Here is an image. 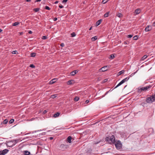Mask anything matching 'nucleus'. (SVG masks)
<instances>
[{
  "instance_id": "f257e3e1",
  "label": "nucleus",
  "mask_w": 155,
  "mask_h": 155,
  "mask_svg": "<svg viewBox=\"0 0 155 155\" xmlns=\"http://www.w3.org/2000/svg\"><path fill=\"white\" fill-rule=\"evenodd\" d=\"M105 140L110 143H115L116 140L115 137L112 134H109L105 138Z\"/></svg>"
},
{
  "instance_id": "f03ea898",
  "label": "nucleus",
  "mask_w": 155,
  "mask_h": 155,
  "mask_svg": "<svg viewBox=\"0 0 155 155\" xmlns=\"http://www.w3.org/2000/svg\"><path fill=\"white\" fill-rule=\"evenodd\" d=\"M151 85H149L146 86V87H139L136 89L137 92L139 93H140L142 91H146L148 90V89L151 87Z\"/></svg>"
},
{
  "instance_id": "7ed1b4c3",
  "label": "nucleus",
  "mask_w": 155,
  "mask_h": 155,
  "mask_svg": "<svg viewBox=\"0 0 155 155\" xmlns=\"http://www.w3.org/2000/svg\"><path fill=\"white\" fill-rule=\"evenodd\" d=\"M114 144H115L116 148L118 150L120 149L122 147V144L121 142L119 140L116 141L115 143Z\"/></svg>"
},
{
  "instance_id": "20e7f679",
  "label": "nucleus",
  "mask_w": 155,
  "mask_h": 155,
  "mask_svg": "<svg viewBox=\"0 0 155 155\" xmlns=\"http://www.w3.org/2000/svg\"><path fill=\"white\" fill-rule=\"evenodd\" d=\"M68 147L69 145H65L63 144H61L59 147L60 148L63 150H65Z\"/></svg>"
},
{
  "instance_id": "39448f33",
  "label": "nucleus",
  "mask_w": 155,
  "mask_h": 155,
  "mask_svg": "<svg viewBox=\"0 0 155 155\" xmlns=\"http://www.w3.org/2000/svg\"><path fill=\"white\" fill-rule=\"evenodd\" d=\"M108 69V68L107 66L102 67L99 69L100 72H104L107 71Z\"/></svg>"
},
{
  "instance_id": "423d86ee",
  "label": "nucleus",
  "mask_w": 155,
  "mask_h": 155,
  "mask_svg": "<svg viewBox=\"0 0 155 155\" xmlns=\"http://www.w3.org/2000/svg\"><path fill=\"white\" fill-rule=\"evenodd\" d=\"M9 151L8 149H5L3 150L0 151V155H5Z\"/></svg>"
},
{
  "instance_id": "0eeeda50",
  "label": "nucleus",
  "mask_w": 155,
  "mask_h": 155,
  "mask_svg": "<svg viewBox=\"0 0 155 155\" xmlns=\"http://www.w3.org/2000/svg\"><path fill=\"white\" fill-rule=\"evenodd\" d=\"M146 101L149 103H152L153 102L151 96L148 97L146 98Z\"/></svg>"
},
{
  "instance_id": "6e6552de",
  "label": "nucleus",
  "mask_w": 155,
  "mask_h": 155,
  "mask_svg": "<svg viewBox=\"0 0 155 155\" xmlns=\"http://www.w3.org/2000/svg\"><path fill=\"white\" fill-rule=\"evenodd\" d=\"M72 139V137L70 136L68 137L67 139L66 140V141L67 143H71V140Z\"/></svg>"
},
{
  "instance_id": "1a4fd4ad",
  "label": "nucleus",
  "mask_w": 155,
  "mask_h": 155,
  "mask_svg": "<svg viewBox=\"0 0 155 155\" xmlns=\"http://www.w3.org/2000/svg\"><path fill=\"white\" fill-rule=\"evenodd\" d=\"M152 29L151 26L148 25L145 28V31H150Z\"/></svg>"
},
{
  "instance_id": "9d476101",
  "label": "nucleus",
  "mask_w": 155,
  "mask_h": 155,
  "mask_svg": "<svg viewBox=\"0 0 155 155\" xmlns=\"http://www.w3.org/2000/svg\"><path fill=\"white\" fill-rule=\"evenodd\" d=\"M57 81L56 78H54L51 80L49 82V84H52L55 82Z\"/></svg>"
},
{
  "instance_id": "9b49d317",
  "label": "nucleus",
  "mask_w": 155,
  "mask_h": 155,
  "mask_svg": "<svg viewBox=\"0 0 155 155\" xmlns=\"http://www.w3.org/2000/svg\"><path fill=\"white\" fill-rule=\"evenodd\" d=\"M78 72V71L77 70H74L70 73L71 75L72 76H74L75 74Z\"/></svg>"
},
{
  "instance_id": "f8f14e48",
  "label": "nucleus",
  "mask_w": 155,
  "mask_h": 155,
  "mask_svg": "<svg viewBox=\"0 0 155 155\" xmlns=\"http://www.w3.org/2000/svg\"><path fill=\"white\" fill-rule=\"evenodd\" d=\"M19 140L18 139H16V140H13L12 142L13 143V144H12V146L14 145L16 143H18L19 142Z\"/></svg>"
},
{
  "instance_id": "ddd939ff",
  "label": "nucleus",
  "mask_w": 155,
  "mask_h": 155,
  "mask_svg": "<svg viewBox=\"0 0 155 155\" xmlns=\"http://www.w3.org/2000/svg\"><path fill=\"white\" fill-rule=\"evenodd\" d=\"M102 21V19H100L99 20H98V21H97L96 23V26H98V25H100V24H101V22Z\"/></svg>"
},
{
  "instance_id": "4468645a",
  "label": "nucleus",
  "mask_w": 155,
  "mask_h": 155,
  "mask_svg": "<svg viewBox=\"0 0 155 155\" xmlns=\"http://www.w3.org/2000/svg\"><path fill=\"white\" fill-rule=\"evenodd\" d=\"M124 70H122L120 71H119V72H118V73H117V76H119V75H120L122 74H123L124 73Z\"/></svg>"
},
{
  "instance_id": "2eb2a0df",
  "label": "nucleus",
  "mask_w": 155,
  "mask_h": 155,
  "mask_svg": "<svg viewBox=\"0 0 155 155\" xmlns=\"http://www.w3.org/2000/svg\"><path fill=\"white\" fill-rule=\"evenodd\" d=\"M24 154L25 155H30V152L27 150H25L24 151Z\"/></svg>"
},
{
  "instance_id": "dca6fc26",
  "label": "nucleus",
  "mask_w": 155,
  "mask_h": 155,
  "mask_svg": "<svg viewBox=\"0 0 155 155\" xmlns=\"http://www.w3.org/2000/svg\"><path fill=\"white\" fill-rule=\"evenodd\" d=\"M135 12L136 13V14L138 15L140 13V10L139 9H137L135 10Z\"/></svg>"
},
{
  "instance_id": "f3484780",
  "label": "nucleus",
  "mask_w": 155,
  "mask_h": 155,
  "mask_svg": "<svg viewBox=\"0 0 155 155\" xmlns=\"http://www.w3.org/2000/svg\"><path fill=\"white\" fill-rule=\"evenodd\" d=\"M74 81V80H69L67 82V84L68 85H71L72 84V82Z\"/></svg>"
},
{
  "instance_id": "a211bd4d",
  "label": "nucleus",
  "mask_w": 155,
  "mask_h": 155,
  "mask_svg": "<svg viewBox=\"0 0 155 155\" xmlns=\"http://www.w3.org/2000/svg\"><path fill=\"white\" fill-rule=\"evenodd\" d=\"M129 79V77H127V78H125L124 79H123L121 81H122V82L124 83L125 81H127Z\"/></svg>"
},
{
  "instance_id": "6ab92c4d",
  "label": "nucleus",
  "mask_w": 155,
  "mask_h": 155,
  "mask_svg": "<svg viewBox=\"0 0 155 155\" xmlns=\"http://www.w3.org/2000/svg\"><path fill=\"white\" fill-rule=\"evenodd\" d=\"M60 114V113H59L58 112H57L56 113H55V114H54V117H58L59 115Z\"/></svg>"
},
{
  "instance_id": "aec40b11",
  "label": "nucleus",
  "mask_w": 155,
  "mask_h": 155,
  "mask_svg": "<svg viewBox=\"0 0 155 155\" xmlns=\"http://www.w3.org/2000/svg\"><path fill=\"white\" fill-rule=\"evenodd\" d=\"M36 53L35 52L31 53L30 54V56L32 57H34L35 56Z\"/></svg>"
},
{
  "instance_id": "412c9836",
  "label": "nucleus",
  "mask_w": 155,
  "mask_h": 155,
  "mask_svg": "<svg viewBox=\"0 0 155 155\" xmlns=\"http://www.w3.org/2000/svg\"><path fill=\"white\" fill-rule=\"evenodd\" d=\"M97 39V36H94V37H92L91 38V40L92 41H95Z\"/></svg>"
},
{
  "instance_id": "4be33fe9",
  "label": "nucleus",
  "mask_w": 155,
  "mask_h": 155,
  "mask_svg": "<svg viewBox=\"0 0 155 155\" xmlns=\"http://www.w3.org/2000/svg\"><path fill=\"white\" fill-rule=\"evenodd\" d=\"M123 84V82H122V81H121L114 88H117V87H119V86H120L121 84Z\"/></svg>"
},
{
  "instance_id": "5701e85b",
  "label": "nucleus",
  "mask_w": 155,
  "mask_h": 155,
  "mask_svg": "<svg viewBox=\"0 0 155 155\" xmlns=\"http://www.w3.org/2000/svg\"><path fill=\"white\" fill-rule=\"evenodd\" d=\"M123 84V82H122V81H121L114 88H117V87H119V86H120L121 84Z\"/></svg>"
},
{
  "instance_id": "b1692460",
  "label": "nucleus",
  "mask_w": 155,
  "mask_h": 155,
  "mask_svg": "<svg viewBox=\"0 0 155 155\" xmlns=\"http://www.w3.org/2000/svg\"><path fill=\"white\" fill-rule=\"evenodd\" d=\"M123 84V82H122V81H121L114 88H117V87H119V86H120L121 84Z\"/></svg>"
},
{
  "instance_id": "393cba45",
  "label": "nucleus",
  "mask_w": 155,
  "mask_h": 155,
  "mask_svg": "<svg viewBox=\"0 0 155 155\" xmlns=\"http://www.w3.org/2000/svg\"><path fill=\"white\" fill-rule=\"evenodd\" d=\"M147 57V55H144L141 58L140 60L141 61H143Z\"/></svg>"
},
{
  "instance_id": "a878e982",
  "label": "nucleus",
  "mask_w": 155,
  "mask_h": 155,
  "mask_svg": "<svg viewBox=\"0 0 155 155\" xmlns=\"http://www.w3.org/2000/svg\"><path fill=\"white\" fill-rule=\"evenodd\" d=\"M115 56L114 55V54H111L110 55V57L109 58L110 59H114L115 58Z\"/></svg>"
},
{
  "instance_id": "bb28decb",
  "label": "nucleus",
  "mask_w": 155,
  "mask_h": 155,
  "mask_svg": "<svg viewBox=\"0 0 155 155\" xmlns=\"http://www.w3.org/2000/svg\"><path fill=\"white\" fill-rule=\"evenodd\" d=\"M40 8H34L33 9V11L35 12H37L39 11Z\"/></svg>"
},
{
  "instance_id": "cd10ccee",
  "label": "nucleus",
  "mask_w": 155,
  "mask_h": 155,
  "mask_svg": "<svg viewBox=\"0 0 155 155\" xmlns=\"http://www.w3.org/2000/svg\"><path fill=\"white\" fill-rule=\"evenodd\" d=\"M138 71V70L137 71H135V72L132 73L128 77H129L130 78V77H131L132 76H133L135 74H136L137 72V71Z\"/></svg>"
},
{
  "instance_id": "c85d7f7f",
  "label": "nucleus",
  "mask_w": 155,
  "mask_h": 155,
  "mask_svg": "<svg viewBox=\"0 0 155 155\" xmlns=\"http://www.w3.org/2000/svg\"><path fill=\"white\" fill-rule=\"evenodd\" d=\"M8 120L7 119H6L3 121L2 123L5 124H6L8 123Z\"/></svg>"
},
{
  "instance_id": "c756f323",
  "label": "nucleus",
  "mask_w": 155,
  "mask_h": 155,
  "mask_svg": "<svg viewBox=\"0 0 155 155\" xmlns=\"http://www.w3.org/2000/svg\"><path fill=\"white\" fill-rule=\"evenodd\" d=\"M19 24L20 23L19 22H15L12 24V26H16Z\"/></svg>"
},
{
  "instance_id": "7c9ffc66",
  "label": "nucleus",
  "mask_w": 155,
  "mask_h": 155,
  "mask_svg": "<svg viewBox=\"0 0 155 155\" xmlns=\"http://www.w3.org/2000/svg\"><path fill=\"white\" fill-rule=\"evenodd\" d=\"M138 36L137 35H136L134 36L133 37V40H137L138 39Z\"/></svg>"
},
{
  "instance_id": "2f4dec72",
  "label": "nucleus",
  "mask_w": 155,
  "mask_h": 155,
  "mask_svg": "<svg viewBox=\"0 0 155 155\" xmlns=\"http://www.w3.org/2000/svg\"><path fill=\"white\" fill-rule=\"evenodd\" d=\"M79 98L78 97H75L74 99V100L75 101H77L79 100Z\"/></svg>"
},
{
  "instance_id": "473e14b6",
  "label": "nucleus",
  "mask_w": 155,
  "mask_h": 155,
  "mask_svg": "<svg viewBox=\"0 0 155 155\" xmlns=\"http://www.w3.org/2000/svg\"><path fill=\"white\" fill-rule=\"evenodd\" d=\"M109 1V0H103L102 3L103 4H104L106 3L107 2Z\"/></svg>"
},
{
  "instance_id": "72a5a7b5",
  "label": "nucleus",
  "mask_w": 155,
  "mask_h": 155,
  "mask_svg": "<svg viewBox=\"0 0 155 155\" xmlns=\"http://www.w3.org/2000/svg\"><path fill=\"white\" fill-rule=\"evenodd\" d=\"M117 16L119 17V18H120L122 16V14L120 13H118L117 15Z\"/></svg>"
},
{
  "instance_id": "f704fd0d",
  "label": "nucleus",
  "mask_w": 155,
  "mask_h": 155,
  "mask_svg": "<svg viewBox=\"0 0 155 155\" xmlns=\"http://www.w3.org/2000/svg\"><path fill=\"white\" fill-rule=\"evenodd\" d=\"M76 35L75 33L74 32H72L71 34V37H72L75 36Z\"/></svg>"
},
{
  "instance_id": "c9c22d12",
  "label": "nucleus",
  "mask_w": 155,
  "mask_h": 155,
  "mask_svg": "<svg viewBox=\"0 0 155 155\" xmlns=\"http://www.w3.org/2000/svg\"><path fill=\"white\" fill-rule=\"evenodd\" d=\"M14 121V119H12L9 121V123L10 124H12L13 123Z\"/></svg>"
},
{
  "instance_id": "e433bc0d",
  "label": "nucleus",
  "mask_w": 155,
  "mask_h": 155,
  "mask_svg": "<svg viewBox=\"0 0 155 155\" xmlns=\"http://www.w3.org/2000/svg\"><path fill=\"white\" fill-rule=\"evenodd\" d=\"M109 15V12H107L104 15V17L105 18L107 17Z\"/></svg>"
},
{
  "instance_id": "4c0bfd02",
  "label": "nucleus",
  "mask_w": 155,
  "mask_h": 155,
  "mask_svg": "<svg viewBox=\"0 0 155 155\" xmlns=\"http://www.w3.org/2000/svg\"><path fill=\"white\" fill-rule=\"evenodd\" d=\"M112 91V90H111V89H110L109 91H107V92L105 93V94H104V95H103V96H102V97H104V96H105V95H107V94L109 93V91Z\"/></svg>"
},
{
  "instance_id": "58836bf2",
  "label": "nucleus",
  "mask_w": 155,
  "mask_h": 155,
  "mask_svg": "<svg viewBox=\"0 0 155 155\" xmlns=\"http://www.w3.org/2000/svg\"><path fill=\"white\" fill-rule=\"evenodd\" d=\"M48 38L47 36H43L42 37L41 39H42L45 40Z\"/></svg>"
},
{
  "instance_id": "ea45409f",
  "label": "nucleus",
  "mask_w": 155,
  "mask_h": 155,
  "mask_svg": "<svg viewBox=\"0 0 155 155\" xmlns=\"http://www.w3.org/2000/svg\"><path fill=\"white\" fill-rule=\"evenodd\" d=\"M57 97L56 94H53L51 96V98H54Z\"/></svg>"
},
{
  "instance_id": "a19ab883",
  "label": "nucleus",
  "mask_w": 155,
  "mask_h": 155,
  "mask_svg": "<svg viewBox=\"0 0 155 155\" xmlns=\"http://www.w3.org/2000/svg\"><path fill=\"white\" fill-rule=\"evenodd\" d=\"M45 9L48 10H50L51 9L49 7L47 6H46L45 7Z\"/></svg>"
},
{
  "instance_id": "79ce46f5",
  "label": "nucleus",
  "mask_w": 155,
  "mask_h": 155,
  "mask_svg": "<svg viewBox=\"0 0 155 155\" xmlns=\"http://www.w3.org/2000/svg\"><path fill=\"white\" fill-rule=\"evenodd\" d=\"M12 54H17L18 53H17V51L15 50V51H12Z\"/></svg>"
},
{
  "instance_id": "37998d69",
  "label": "nucleus",
  "mask_w": 155,
  "mask_h": 155,
  "mask_svg": "<svg viewBox=\"0 0 155 155\" xmlns=\"http://www.w3.org/2000/svg\"><path fill=\"white\" fill-rule=\"evenodd\" d=\"M30 67L32 68H35V66L34 64H31L29 66Z\"/></svg>"
},
{
  "instance_id": "c03bdc74",
  "label": "nucleus",
  "mask_w": 155,
  "mask_h": 155,
  "mask_svg": "<svg viewBox=\"0 0 155 155\" xmlns=\"http://www.w3.org/2000/svg\"><path fill=\"white\" fill-rule=\"evenodd\" d=\"M133 36V35H129L127 36V37L128 38H132Z\"/></svg>"
},
{
  "instance_id": "a18cd8bd",
  "label": "nucleus",
  "mask_w": 155,
  "mask_h": 155,
  "mask_svg": "<svg viewBox=\"0 0 155 155\" xmlns=\"http://www.w3.org/2000/svg\"><path fill=\"white\" fill-rule=\"evenodd\" d=\"M107 79H104L103 81V82L104 83H105V82H107Z\"/></svg>"
},
{
  "instance_id": "49530a36",
  "label": "nucleus",
  "mask_w": 155,
  "mask_h": 155,
  "mask_svg": "<svg viewBox=\"0 0 155 155\" xmlns=\"http://www.w3.org/2000/svg\"><path fill=\"white\" fill-rule=\"evenodd\" d=\"M59 8H64V6L62 5H60L59 6Z\"/></svg>"
},
{
  "instance_id": "de8ad7c7",
  "label": "nucleus",
  "mask_w": 155,
  "mask_h": 155,
  "mask_svg": "<svg viewBox=\"0 0 155 155\" xmlns=\"http://www.w3.org/2000/svg\"><path fill=\"white\" fill-rule=\"evenodd\" d=\"M89 100H87L86 101H85V104H87L89 102Z\"/></svg>"
},
{
  "instance_id": "09e8293b",
  "label": "nucleus",
  "mask_w": 155,
  "mask_h": 155,
  "mask_svg": "<svg viewBox=\"0 0 155 155\" xmlns=\"http://www.w3.org/2000/svg\"><path fill=\"white\" fill-rule=\"evenodd\" d=\"M53 20L54 21H56L57 20V18H54L53 19Z\"/></svg>"
},
{
  "instance_id": "8fccbe9b",
  "label": "nucleus",
  "mask_w": 155,
  "mask_h": 155,
  "mask_svg": "<svg viewBox=\"0 0 155 155\" xmlns=\"http://www.w3.org/2000/svg\"><path fill=\"white\" fill-rule=\"evenodd\" d=\"M60 46H61V47H63L64 46V45L63 43H62L60 45Z\"/></svg>"
},
{
  "instance_id": "3c124183",
  "label": "nucleus",
  "mask_w": 155,
  "mask_h": 155,
  "mask_svg": "<svg viewBox=\"0 0 155 155\" xmlns=\"http://www.w3.org/2000/svg\"><path fill=\"white\" fill-rule=\"evenodd\" d=\"M68 0H63L62 1V3L66 2L68 1Z\"/></svg>"
},
{
  "instance_id": "603ef678",
  "label": "nucleus",
  "mask_w": 155,
  "mask_h": 155,
  "mask_svg": "<svg viewBox=\"0 0 155 155\" xmlns=\"http://www.w3.org/2000/svg\"><path fill=\"white\" fill-rule=\"evenodd\" d=\"M28 33L30 34H32V32L31 31H28Z\"/></svg>"
},
{
  "instance_id": "864d4df0",
  "label": "nucleus",
  "mask_w": 155,
  "mask_h": 155,
  "mask_svg": "<svg viewBox=\"0 0 155 155\" xmlns=\"http://www.w3.org/2000/svg\"><path fill=\"white\" fill-rule=\"evenodd\" d=\"M20 34V35H22L23 34V32H19Z\"/></svg>"
},
{
  "instance_id": "5fc2aeb1",
  "label": "nucleus",
  "mask_w": 155,
  "mask_h": 155,
  "mask_svg": "<svg viewBox=\"0 0 155 155\" xmlns=\"http://www.w3.org/2000/svg\"><path fill=\"white\" fill-rule=\"evenodd\" d=\"M51 140H52L53 139V137H50L49 138Z\"/></svg>"
},
{
  "instance_id": "6e6d98bb",
  "label": "nucleus",
  "mask_w": 155,
  "mask_h": 155,
  "mask_svg": "<svg viewBox=\"0 0 155 155\" xmlns=\"http://www.w3.org/2000/svg\"><path fill=\"white\" fill-rule=\"evenodd\" d=\"M41 0H36L35 1V2H40L41 1Z\"/></svg>"
},
{
  "instance_id": "4d7b16f0",
  "label": "nucleus",
  "mask_w": 155,
  "mask_h": 155,
  "mask_svg": "<svg viewBox=\"0 0 155 155\" xmlns=\"http://www.w3.org/2000/svg\"><path fill=\"white\" fill-rule=\"evenodd\" d=\"M47 111L46 110H45L43 111V113L44 114H45L47 113Z\"/></svg>"
},
{
  "instance_id": "13d9d810",
  "label": "nucleus",
  "mask_w": 155,
  "mask_h": 155,
  "mask_svg": "<svg viewBox=\"0 0 155 155\" xmlns=\"http://www.w3.org/2000/svg\"><path fill=\"white\" fill-rule=\"evenodd\" d=\"M153 26H155V21L153 23Z\"/></svg>"
},
{
  "instance_id": "bf43d9fd",
  "label": "nucleus",
  "mask_w": 155,
  "mask_h": 155,
  "mask_svg": "<svg viewBox=\"0 0 155 155\" xmlns=\"http://www.w3.org/2000/svg\"><path fill=\"white\" fill-rule=\"evenodd\" d=\"M58 1H56V2H54V3L55 4H56L58 3Z\"/></svg>"
},
{
  "instance_id": "052dcab7",
  "label": "nucleus",
  "mask_w": 155,
  "mask_h": 155,
  "mask_svg": "<svg viewBox=\"0 0 155 155\" xmlns=\"http://www.w3.org/2000/svg\"><path fill=\"white\" fill-rule=\"evenodd\" d=\"M25 1L27 2H29L31 1V0H25Z\"/></svg>"
},
{
  "instance_id": "680f3d73",
  "label": "nucleus",
  "mask_w": 155,
  "mask_h": 155,
  "mask_svg": "<svg viewBox=\"0 0 155 155\" xmlns=\"http://www.w3.org/2000/svg\"><path fill=\"white\" fill-rule=\"evenodd\" d=\"M92 26L89 29V30H91L92 29Z\"/></svg>"
},
{
  "instance_id": "e2e57ef3",
  "label": "nucleus",
  "mask_w": 155,
  "mask_h": 155,
  "mask_svg": "<svg viewBox=\"0 0 155 155\" xmlns=\"http://www.w3.org/2000/svg\"><path fill=\"white\" fill-rule=\"evenodd\" d=\"M124 44L125 45H127L128 44L127 43L126 41L124 42Z\"/></svg>"
},
{
  "instance_id": "0e129e2a",
  "label": "nucleus",
  "mask_w": 155,
  "mask_h": 155,
  "mask_svg": "<svg viewBox=\"0 0 155 155\" xmlns=\"http://www.w3.org/2000/svg\"><path fill=\"white\" fill-rule=\"evenodd\" d=\"M2 31V30L0 29V33Z\"/></svg>"
},
{
  "instance_id": "69168bd1",
  "label": "nucleus",
  "mask_w": 155,
  "mask_h": 155,
  "mask_svg": "<svg viewBox=\"0 0 155 155\" xmlns=\"http://www.w3.org/2000/svg\"><path fill=\"white\" fill-rule=\"evenodd\" d=\"M42 134H43V135H44L45 134V133H42Z\"/></svg>"
},
{
  "instance_id": "338daca9",
  "label": "nucleus",
  "mask_w": 155,
  "mask_h": 155,
  "mask_svg": "<svg viewBox=\"0 0 155 155\" xmlns=\"http://www.w3.org/2000/svg\"><path fill=\"white\" fill-rule=\"evenodd\" d=\"M127 85L126 86H125V87H124V88H125L126 87Z\"/></svg>"
}]
</instances>
